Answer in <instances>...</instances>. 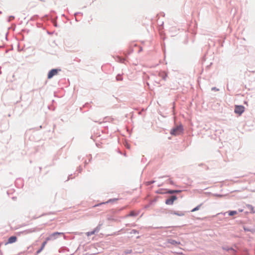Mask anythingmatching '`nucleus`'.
<instances>
[{
  "label": "nucleus",
  "mask_w": 255,
  "mask_h": 255,
  "mask_svg": "<svg viewBox=\"0 0 255 255\" xmlns=\"http://www.w3.org/2000/svg\"><path fill=\"white\" fill-rule=\"evenodd\" d=\"M183 127L180 125L173 128L170 131V134L173 135H179L183 132Z\"/></svg>",
  "instance_id": "f257e3e1"
},
{
  "label": "nucleus",
  "mask_w": 255,
  "mask_h": 255,
  "mask_svg": "<svg viewBox=\"0 0 255 255\" xmlns=\"http://www.w3.org/2000/svg\"><path fill=\"white\" fill-rule=\"evenodd\" d=\"M245 111V107L242 105H236L235 107L234 112L239 115H242Z\"/></svg>",
  "instance_id": "f03ea898"
},
{
  "label": "nucleus",
  "mask_w": 255,
  "mask_h": 255,
  "mask_svg": "<svg viewBox=\"0 0 255 255\" xmlns=\"http://www.w3.org/2000/svg\"><path fill=\"white\" fill-rule=\"evenodd\" d=\"M63 233L55 232L51 234L47 239L46 240H54L58 238V236L60 235H63Z\"/></svg>",
  "instance_id": "7ed1b4c3"
},
{
  "label": "nucleus",
  "mask_w": 255,
  "mask_h": 255,
  "mask_svg": "<svg viewBox=\"0 0 255 255\" xmlns=\"http://www.w3.org/2000/svg\"><path fill=\"white\" fill-rule=\"evenodd\" d=\"M60 71H61L60 69H53L51 70L48 74V76H47L48 79L52 78L54 76L57 75L58 73V72Z\"/></svg>",
  "instance_id": "20e7f679"
},
{
  "label": "nucleus",
  "mask_w": 255,
  "mask_h": 255,
  "mask_svg": "<svg viewBox=\"0 0 255 255\" xmlns=\"http://www.w3.org/2000/svg\"><path fill=\"white\" fill-rule=\"evenodd\" d=\"M101 229V225H99L96 228H95L93 231L91 232H88L86 233V235L87 236H90L92 235L95 234V233H98Z\"/></svg>",
  "instance_id": "39448f33"
},
{
  "label": "nucleus",
  "mask_w": 255,
  "mask_h": 255,
  "mask_svg": "<svg viewBox=\"0 0 255 255\" xmlns=\"http://www.w3.org/2000/svg\"><path fill=\"white\" fill-rule=\"evenodd\" d=\"M177 199L176 196H172L170 198L167 199L165 201V204L167 205H173L174 201Z\"/></svg>",
  "instance_id": "423d86ee"
},
{
  "label": "nucleus",
  "mask_w": 255,
  "mask_h": 255,
  "mask_svg": "<svg viewBox=\"0 0 255 255\" xmlns=\"http://www.w3.org/2000/svg\"><path fill=\"white\" fill-rule=\"evenodd\" d=\"M245 208L251 213L254 214L255 213L254 207L250 204H247L245 206Z\"/></svg>",
  "instance_id": "0eeeda50"
},
{
  "label": "nucleus",
  "mask_w": 255,
  "mask_h": 255,
  "mask_svg": "<svg viewBox=\"0 0 255 255\" xmlns=\"http://www.w3.org/2000/svg\"><path fill=\"white\" fill-rule=\"evenodd\" d=\"M16 240L17 238L15 236H11L8 238V241L6 244L15 243L16 241Z\"/></svg>",
  "instance_id": "6e6552de"
},
{
  "label": "nucleus",
  "mask_w": 255,
  "mask_h": 255,
  "mask_svg": "<svg viewBox=\"0 0 255 255\" xmlns=\"http://www.w3.org/2000/svg\"><path fill=\"white\" fill-rule=\"evenodd\" d=\"M47 244V240L45 242H44L41 245V248L37 251L36 254H39L41 252V251L43 250L46 244Z\"/></svg>",
  "instance_id": "1a4fd4ad"
},
{
  "label": "nucleus",
  "mask_w": 255,
  "mask_h": 255,
  "mask_svg": "<svg viewBox=\"0 0 255 255\" xmlns=\"http://www.w3.org/2000/svg\"><path fill=\"white\" fill-rule=\"evenodd\" d=\"M181 190H168L166 192L167 193L172 194L174 193H178L181 192Z\"/></svg>",
  "instance_id": "9d476101"
},
{
  "label": "nucleus",
  "mask_w": 255,
  "mask_h": 255,
  "mask_svg": "<svg viewBox=\"0 0 255 255\" xmlns=\"http://www.w3.org/2000/svg\"><path fill=\"white\" fill-rule=\"evenodd\" d=\"M223 249L224 250L227 251H233V252L234 253H235L237 252V251L234 249H233L232 248H229L228 247H223Z\"/></svg>",
  "instance_id": "9b49d317"
},
{
  "label": "nucleus",
  "mask_w": 255,
  "mask_h": 255,
  "mask_svg": "<svg viewBox=\"0 0 255 255\" xmlns=\"http://www.w3.org/2000/svg\"><path fill=\"white\" fill-rule=\"evenodd\" d=\"M168 243L169 244H171V245H178L180 244L179 242H177L175 240H174L172 239H168Z\"/></svg>",
  "instance_id": "f8f14e48"
},
{
  "label": "nucleus",
  "mask_w": 255,
  "mask_h": 255,
  "mask_svg": "<svg viewBox=\"0 0 255 255\" xmlns=\"http://www.w3.org/2000/svg\"><path fill=\"white\" fill-rule=\"evenodd\" d=\"M136 215H137V214L135 213L134 212L132 211H131L128 215H127L126 217H134L136 216Z\"/></svg>",
  "instance_id": "ddd939ff"
},
{
  "label": "nucleus",
  "mask_w": 255,
  "mask_h": 255,
  "mask_svg": "<svg viewBox=\"0 0 255 255\" xmlns=\"http://www.w3.org/2000/svg\"><path fill=\"white\" fill-rule=\"evenodd\" d=\"M117 198L110 199L108 201H107L106 202H103L102 203H101L100 204H104L109 203H111L112 202H114V201H117Z\"/></svg>",
  "instance_id": "4468645a"
},
{
  "label": "nucleus",
  "mask_w": 255,
  "mask_h": 255,
  "mask_svg": "<svg viewBox=\"0 0 255 255\" xmlns=\"http://www.w3.org/2000/svg\"><path fill=\"white\" fill-rule=\"evenodd\" d=\"M202 206V204L198 205L197 207H196L195 208H194V209H193L192 210H191V212H195L196 211H198L199 210L200 207Z\"/></svg>",
  "instance_id": "2eb2a0df"
},
{
  "label": "nucleus",
  "mask_w": 255,
  "mask_h": 255,
  "mask_svg": "<svg viewBox=\"0 0 255 255\" xmlns=\"http://www.w3.org/2000/svg\"><path fill=\"white\" fill-rule=\"evenodd\" d=\"M237 214V212L236 211H231L228 212V215L229 216H234Z\"/></svg>",
  "instance_id": "dca6fc26"
},
{
  "label": "nucleus",
  "mask_w": 255,
  "mask_h": 255,
  "mask_svg": "<svg viewBox=\"0 0 255 255\" xmlns=\"http://www.w3.org/2000/svg\"><path fill=\"white\" fill-rule=\"evenodd\" d=\"M35 231L34 229H30L25 231L26 233H31Z\"/></svg>",
  "instance_id": "f3484780"
},
{
  "label": "nucleus",
  "mask_w": 255,
  "mask_h": 255,
  "mask_svg": "<svg viewBox=\"0 0 255 255\" xmlns=\"http://www.w3.org/2000/svg\"><path fill=\"white\" fill-rule=\"evenodd\" d=\"M116 79L117 81H122L123 80V78L122 77V76L120 74H118L117 76H116Z\"/></svg>",
  "instance_id": "a211bd4d"
},
{
  "label": "nucleus",
  "mask_w": 255,
  "mask_h": 255,
  "mask_svg": "<svg viewBox=\"0 0 255 255\" xmlns=\"http://www.w3.org/2000/svg\"><path fill=\"white\" fill-rule=\"evenodd\" d=\"M160 76L161 77H162V79L164 80H165L166 79V74L162 73H161L160 74Z\"/></svg>",
  "instance_id": "6ab92c4d"
},
{
  "label": "nucleus",
  "mask_w": 255,
  "mask_h": 255,
  "mask_svg": "<svg viewBox=\"0 0 255 255\" xmlns=\"http://www.w3.org/2000/svg\"><path fill=\"white\" fill-rule=\"evenodd\" d=\"M155 181L154 180H152L150 181H148L146 183V185H149L152 183H154Z\"/></svg>",
  "instance_id": "aec40b11"
},
{
  "label": "nucleus",
  "mask_w": 255,
  "mask_h": 255,
  "mask_svg": "<svg viewBox=\"0 0 255 255\" xmlns=\"http://www.w3.org/2000/svg\"><path fill=\"white\" fill-rule=\"evenodd\" d=\"M174 214L175 215H177L178 216H182L184 215V213H177V212H174Z\"/></svg>",
  "instance_id": "412c9836"
},
{
  "label": "nucleus",
  "mask_w": 255,
  "mask_h": 255,
  "mask_svg": "<svg viewBox=\"0 0 255 255\" xmlns=\"http://www.w3.org/2000/svg\"><path fill=\"white\" fill-rule=\"evenodd\" d=\"M212 195L214 196H216V197H221L223 196L222 195H221V194H212Z\"/></svg>",
  "instance_id": "4be33fe9"
},
{
  "label": "nucleus",
  "mask_w": 255,
  "mask_h": 255,
  "mask_svg": "<svg viewBox=\"0 0 255 255\" xmlns=\"http://www.w3.org/2000/svg\"><path fill=\"white\" fill-rule=\"evenodd\" d=\"M211 90L215 91H219V89L218 88H217L216 87H212Z\"/></svg>",
  "instance_id": "5701e85b"
},
{
  "label": "nucleus",
  "mask_w": 255,
  "mask_h": 255,
  "mask_svg": "<svg viewBox=\"0 0 255 255\" xmlns=\"http://www.w3.org/2000/svg\"><path fill=\"white\" fill-rule=\"evenodd\" d=\"M131 233H133V234H135V233H137V231L136 230H132L131 231Z\"/></svg>",
  "instance_id": "b1692460"
},
{
  "label": "nucleus",
  "mask_w": 255,
  "mask_h": 255,
  "mask_svg": "<svg viewBox=\"0 0 255 255\" xmlns=\"http://www.w3.org/2000/svg\"><path fill=\"white\" fill-rule=\"evenodd\" d=\"M168 181L171 184L173 185L174 184L173 181H172L171 180L168 179Z\"/></svg>",
  "instance_id": "393cba45"
},
{
  "label": "nucleus",
  "mask_w": 255,
  "mask_h": 255,
  "mask_svg": "<svg viewBox=\"0 0 255 255\" xmlns=\"http://www.w3.org/2000/svg\"><path fill=\"white\" fill-rule=\"evenodd\" d=\"M120 60V62H122V63H124V61H125V59H121V58H119Z\"/></svg>",
  "instance_id": "a878e982"
},
{
  "label": "nucleus",
  "mask_w": 255,
  "mask_h": 255,
  "mask_svg": "<svg viewBox=\"0 0 255 255\" xmlns=\"http://www.w3.org/2000/svg\"><path fill=\"white\" fill-rule=\"evenodd\" d=\"M14 18V17L13 16H10L9 17V21H10L11 19H13Z\"/></svg>",
  "instance_id": "bb28decb"
},
{
  "label": "nucleus",
  "mask_w": 255,
  "mask_h": 255,
  "mask_svg": "<svg viewBox=\"0 0 255 255\" xmlns=\"http://www.w3.org/2000/svg\"><path fill=\"white\" fill-rule=\"evenodd\" d=\"M131 250H128L126 253V254H129L131 253Z\"/></svg>",
  "instance_id": "cd10ccee"
},
{
  "label": "nucleus",
  "mask_w": 255,
  "mask_h": 255,
  "mask_svg": "<svg viewBox=\"0 0 255 255\" xmlns=\"http://www.w3.org/2000/svg\"><path fill=\"white\" fill-rule=\"evenodd\" d=\"M126 147H127L128 148H129V145L128 144H127V145H126Z\"/></svg>",
  "instance_id": "c85d7f7f"
},
{
  "label": "nucleus",
  "mask_w": 255,
  "mask_h": 255,
  "mask_svg": "<svg viewBox=\"0 0 255 255\" xmlns=\"http://www.w3.org/2000/svg\"><path fill=\"white\" fill-rule=\"evenodd\" d=\"M80 13V12H76L75 13V15H76L77 14Z\"/></svg>",
  "instance_id": "c756f323"
},
{
  "label": "nucleus",
  "mask_w": 255,
  "mask_h": 255,
  "mask_svg": "<svg viewBox=\"0 0 255 255\" xmlns=\"http://www.w3.org/2000/svg\"><path fill=\"white\" fill-rule=\"evenodd\" d=\"M162 184H158V187H160V186H162Z\"/></svg>",
  "instance_id": "7c9ffc66"
},
{
  "label": "nucleus",
  "mask_w": 255,
  "mask_h": 255,
  "mask_svg": "<svg viewBox=\"0 0 255 255\" xmlns=\"http://www.w3.org/2000/svg\"><path fill=\"white\" fill-rule=\"evenodd\" d=\"M165 176H162V177H160L159 178H163V177H165Z\"/></svg>",
  "instance_id": "2f4dec72"
},
{
  "label": "nucleus",
  "mask_w": 255,
  "mask_h": 255,
  "mask_svg": "<svg viewBox=\"0 0 255 255\" xmlns=\"http://www.w3.org/2000/svg\"><path fill=\"white\" fill-rule=\"evenodd\" d=\"M227 212H225L224 213V215H225Z\"/></svg>",
  "instance_id": "473e14b6"
},
{
  "label": "nucleus",
  "mask_w": 255,
  "mask_h": 255,
  "mask_svg": "<svg viewBox=\"0 0 255 255\" xmlns=\"http://www.w3.org/2000/svg\"><path fill=\"white\" fill-rule=\"evenodd\" d=\"M1 13V11H0V13Z\"/></svg>",
  "instance_id": "72a5a7b5"
}]
</instances>
